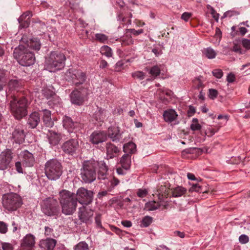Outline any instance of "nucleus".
I'll use <instances>...</instances> for the list:
<instances>
[{
    "instance_id": "a211bd4d",
    "label": "nucleus",
    "mask_w": 250,
    "mask_h": 250,
    "mask_svg": "<svg viewBox=\"0 0 250 250\" xmlns=\"http://www.w3.org/2000/svg\"><path fill=\"white\" fill-rule=\"evenodd\" d=\"M97 168H98L97 171L98 179L99 180H105L107 179L108 175V168L106 165L105 163L103 161L98 162Z\"/></svg>"
},
{
    "instance_id": "864d4df0",
    "label": "nucleus",
    "mask_w": 250,
    "mask_h": 250,
    "mask_svg": "<svg viewBox=\"0 0 250 250\" xmlns=\"http://www.w3.org/2000/svg\"><path fill=\"white\" fill-rule=\"evenodd\" d=\"M239 241L240 243L245 244L249 241V238L247 235L242 234L239 237Z\"/></svg>"
},
{
    "instance_id": "a18cd8bd",
    "label": "nucleus",
    "mask_w": 250,
    "mask_h": 250,
    "mask_svg": "<svg viewBox=\"0 0 250 250\" xmlns=\"http://www.w3.org/2000/svg\"><path fill=\"white\" fill-rule=\"evenodd\" d=\"M159 204L155 202H150L147 204V208L149 210H154L159 208Z\"/></svg>"
},
{
    "instance_id": "6e6552de",
    "label": "nucleus",
    "mask_w": 250,
    "mask_h": 250,
    "mask_svg": "<svg viewBox=\"0 0 250 250\" xmlns=\"http://www.w3.org/2000/svg\"><path fill=\"white\" fill-rule=\"evenodd\" d=\"M22 204L21 197L17 194L10 193L5 194L2 198L3 207L8 211H15Z\"/></svg>"
},
{
    "instance_id": "393cba45",
    "label": "nucleus",
    "mask_w": 250,
    "mask_h": 250,
    "mask_svg": "<svg viewBox=\"0 0 250 250\" xmlns=\"http://www.w3.org/2000/svg\"><path fill=\"white\" fill-rule=\"evenodd\" d=\"M21 86V83L19 82V81L16 79H12L9 81L8 83V87L9 88L8 91L7 92V95H10V93H12V91L14 93L12 95H13L14 94L16 95L15 93V91H18V88Z\"/></svg>"
},
{
    "instance_id": "72a5a7b5",
    "label": "nucleus",
    "mask_w": 250,
    "mask_h": 250,
    "mask_svg": "<svg viewBox=\"0 0 250 250\" xmlns=\"http://www.w3.org/2000/svg\"><path fill=\"white\" fill-rule=\"evenodd\" d=\"M105 110L102 108H99L98 111L94 114V118L96 121H102L105 118Z\"/></svg>"
},
{
    "instance_id": "2f4dec72",
    "label": "nucleus",
    "mask_w": 250,
    "mask_h": 250,
    "mask_svg": "<svg viewBox=\"0 0 250 250\" xmlns=\"http://www.w3.org/2000/svg\"><path fill=\"white\" fill-rule=\"evenodd\" d=\"M123 150L126 154L133 153L136 151V145L132 142L125 144L124 145Z\"/></svg>"
},
{
    "instance_id": "ddd939ff",
    "label": "nucleus",
    "mask_w": 250,
    "mask_h": 250,
    "mask_svg": "<svg viewBox=\"0 0 250 250\" xmlns=\"http://www.w3.org/2000/svg\"><path fill=\"white\" fill-rule=\"evenodd\" d=\"M13 158L11 149H6L0 154V170H4L10 167Z\"/></svg>"
},
{
    "instance_id": "79ce46f5",
    "label": "nucleus",
    "mask_w": 250,
    "mask_h": 250,
    "mask_svg": "<svg viewBox=\"0 0 250 250\" xmlns=\"http://www.w3.org/2000/svg\"><path fill=\"white\" fill-rule=\"evenodd\" d=\"M161 72L160 67L157 65H154L151 68L149 71V74L155 78L158 76Z\"/></svg>"
},
{
    "instance_id": "473e14b6",
    "label": "nucleus",
    "mask_w": 250,
    "mask_h": 250,
    "mask_svg": "<svg viewBox=\"0 0 250 250\" xmlns=\"http://www.w3.org/2000/svg\"><path fill=\"white\" fill-rule=\"evenodd\" d=\"M48 105L53 108L60 107L61 106V99L55 95L52 100L48 102Z\"/></svg>"
},
{
    "instance_id": "69168bd1",
    "label": "nucleus",
    "mask_w": 250,
    "mask_h": 250,
    "mask_svg": "<svg viewBox=\"0 0 250 250\" xmlns=\"http://www.w3.org/2000/svg\"><path fill=\"white\" fill-rule=\"evenodd\" d=\"M196 112L195 108L192 105L189 106L188 110V116H192Z\"/></svg>"
},
{
    "instance_id": "ea45409f",
    "label": "nucleus",
    "mask_w": 250,
    "mask_h": 250,
    "mask_svg": "<svg viewBox=\"0 0 250 250\" xmlns=\"http://www.w3.org/2000/svg\"><path fill=\"white\" fill-rule=\"evenodd\" d=\"M88 248V245L86 242L82 241L75 246L74 250H87Z\"/></svg>"
},
{
    "instance_id": "680f3d73",
    "label": "nucleus",
    "mask_w": 250,
    "mask_h": 250,
    "mask_svg": "<svg viewBox=\"0 0 250 250\" xmlns=\"http://www.w3.org/2000/svg\"><path fill=\"white\" fill-rule=\"evenodd\" d=\"M242 44L244 47L247 49H250V40L243 39L242 41Z\"/></svg>"
},
{
    "instance_id": "4be33fe9",
    "label": "nucleus",
    "mask_w": 250,
    "mask_h": 250,
    "mask_svg": "<svg viewBox=\"0 0 250 250\" xmlns=\"http://www.w3.org/2000/svg\"><path fill=\"white\" fill-rule=\"evenodd\" d=\"M40 122V116L38 112H34L31 113L28 119L27 124L29 127L35 128Z\"/></svg>"
},
{
    "instance_id": "774afa93",
    "label": "nucleus",
    "mask_w": 250,
    "mask_h": 250,
    "mask_svg": "<svg viewBox=\"0 0 250 250\" xmlns=\"http://www.w3.org/2000/svg\"><path fill=\"white\" fill-rule=\"evenodd\" d=\"M15 167L17 171L20 173H22V168L21 167V162H17L15 163Z\"/></svg>"
},
{
    "instance_id": "e433bc0d",
    "label": "nucleus",
    "mask_w": 250,
    "mask_h": 250,
    "mask_svg": "<svg viewBox=\"0 0 250 250\" xmlns=\"http://www.w3.org/2000/svg\"><path fill=\"white\" fill-rule=\"evenodd\" d=\"M152 222V218L149 216H145L141 221V226L142 227H147Z\"/></svg>"
},
{
    "instance_id": "bf43d9fd",
    "label": "nucleus",
    "mask_w": 250,
    "mask_h": 250,
    "mask_svg": "<svg viewBox=\"0 0 250 250\" xmlns=\"http://www.w3.org/2000/svg\"><path fill=\"white\" fill-rule=\"evenodd\" d=\"M147 193V191L146 189H139L137 192V195L138 197L143 198L145 197Z\"/></svg>"
},
{
    "instance_id": "5fc2aeb1",
    "label": "nucleus",
    "mask_w": 250,
    "mask_h": 250,
    "mask_svg": "<svg viewBox=\"0 0 250 250\" xmlns=\"http://www.w3.org/2000/svg\"><path fill=\"white\" fill-rule=\"evenodd\" d=\"M218 91L214 89H209V97L211 99H214L216 98L218 95Z\"/></svg>"
},
{
    "instance_id": "0eeeda50",
    "label": "nucleus",
    "mask_w": 250,
    "mask_h": 250,
    "mask_svg": "<svg viewBox=\"0 0 250 250\" xmlns=\"http://www.w3.org/2000/svg\"><path fill=\"white\" fill-rule=\"evenodd\" d=\"M42 212L48 216H58L60 214V208L56 199L47 198L41 203Z\"/></svg>"
},
{
    "instance_id": "49530a36",
    "label": "nucleus",
    "mask_w": 250,
    "mask_h": 250,
    "mask_svg": "<svg viewBox=\"0 0 250 250\" xmlns=\"http://www.w3.org/2000/svg\"><path fill=\"white\" fill-rule=\"evenodd\" d=\"M157 192L159 195L162 194V196H166L167 195V189L165 186H160L157 190Z\"/></svg>"
},
{
    "instance_id": "c756f323",
    "label": "nucleus",
    "mask_w": 250,
    "mask_h": 250,
    "mask_svg": "<svg viewBox=\"0 0 250 250\" xmlns=\"http://www.w3.org/2000/svg\"><path fill=\"white\" fill-rule=\"evenodd\" d=\"M41 44L40 41L37 38H34L27 42L26 47L35 50H39Z\"/></svg>"
},
{
    "instance_id": "9b49d317",
    "label": "nucleus",
    "mask_w": 250,
    "mask_h": 250,
    "mask_svg": "<svg viewBox=\"0 0 250 250\" xmlns=\"http://www.w3.org/2000/svg\"><path fill=\"white\" fill-rule=\"evenodd\" d=\"M80 147L78 139H70L64 142L61 146L62 151L66 155L72 156L77 153Z\"/></svg>"
},
{
    "instance_id": "20e7f679",
    "label": "nucleus",
    "mask_w": 250,
    "mask_h": 250,
    "mask_svg": "<svg viewBox=\"0 0 250 250\" xmlns=\"http://www.w3.org/2000/svg\"><path fill=\"white\" fill-rule=\"evenodd\" d=\"M98 166V161L94 160L85 161L83 162L80 173L83 182L85 184H90L96 180V169Z\"/></svg>"
},
{
    "instance_id": "5701e85b",
    "label": "nucleus",
    "mask_w": 250,
    "mask_h": 250,
    "mask_svg": "<svg viewBox=\"0 0 250 250\" xmlns=\"http://www.w3.org/2000/svg\"><path fill=\"white\" fill-rule=\"evenodd\" d=\"M43 113L42 120L44 125L48 127H52L54 125V122L51 118V111L46 109H42L40 110Z\"/></svg>"
},
{
    "instance_id": "bb28decb",
    "label": "nucleus",
    "mask_w": 250,
    "mask_h": 250,
    "mask_svg": "<svg viewBox=\"0 0 250 250\" xmlns=\"http://www.w3.org/2000/svg\"><path fill=\"white\" fill-rule=\"evenodd\" d=\"M163 117L166 122L171 123L176 120L177 114L174 110L169 109L164 111Z\"/></svg>"
},
{
    "instance_id": "de8ad7c7",
    "label": "nucleus",
    "mask_w": 250,
    "mask_h": 250,
    "mask_svg": "<svg viewBox=\"0 0 250 250\" xmlns=\"http://www.w3.org/2000/svg\"><path fill=\"white\" fill-rule=\"evenodd\" d=\"M213 75L217 79H221L223 75V72L220 69H216L212 71Z\"/></svg>"
},
{
    "instance_id": "f704fd0d",
    "label": "nucleus",
    "mask_w": 250,
    "mask_h": 250,
    "mask_svg": "<svg viewBox=\"0 0 250 250\" xmlns=\"http://www.w3.org/2000/svg\"><path fill=\"white\" fill-rule=\"evenodd\" d=\"M100 52L103 55L107 57H111L113 55L112 49L107 45H104L101 48Z\"/></svg>"
},
{
    "instance_id": "f3484780",
    "label": "nucleus",
    "mask_w": 250,
    "mask_h": 250,
    "mask_svg": "<svg viewBox=\"0 0 250 250\" xmlns=\"http://www.w3.org/2000/svg\"><path fill=\"white\" fill-rule=\"evenodd\" d=\"M106 134L114 142H118L122 138V133L120 132V128L118 126L109 127Z\"/></svg>"
},
{
    "instance_id": "4d7b16f0",
    "label": "nucleus",
    "mask_w": 250,
    "mask_h": 250,
    "mask_svg": "<svg viewBox=\"0 0 250 250\" xmlns=\"http://www.w3.org/2000/svg\"><path fill=\"white\" fill-rule=\"evenodd\" d=\"M236 80V77L235 75L230 72L228 74L227 77V81L229 83H232L234 82Z\"/></svg>"
},
{
    "instance_id": "dca6fc26",
    "label": "nucleus",
    "mask_w": 250,
    "mask_h": 250,
    "mask_svg": "<svg viewBox=\"0 0 250 250\" xmlns=\"http://www.w3.org/2000/svg\"><path fill=\"white\" fill-rule=\"evenodd\" d=\"M107 139V134L104 131H95L90 136V142L95 145L105 141Z\"/></svg>"
},
{
    "instance_id": "6e6d98bb",
    "label": "nucleus",
    "mask_w": 250,
    "mask_h": 250,
    "mask_svg": "<svg viewBox=\"0 0 250 250\" xmlns=\"http://www.w3.org/2000/svg\"><path fill=\"white\" fill-rule=\"evenodd\" d=\"M1 245L3 250H13L12 245L9 243L2 242Z\"/></svg>"
},
{
    "instance_id": "09e8293b",
    "label": "nucleus",
    "mask_w": 250,
    "mask_h": 250,
    "mask_svg": "<svg viewBox=\"0 0 250 250\" xmlns=\"http://www.w3.org/2000/svg\"><path fill=\"white\" fill-rule=\"evenodd\" d=\"M8 230V225L2 221H0V233H6Z\"/></svg>"
},
{
    "instance_id": "e2e57ef3",
    "label": "nucleus",
    "mask_w": 250,
    "mask_h": 250,
    "mask_svg": "<svg viewBox=\"0 0 250 250\" xmlns=\"http://www.w3.org/2000/svg\"><path fill=\"white\" fill-rule=\"evenodd\" d=\"M95 223L99 228H102L101 215L100 214H97L95 217Z\"/></svg>"
},
{
    "instance_id": "8fccbe9b",
    "label": "nucleus",
    "mask_w": 250,
    "mask_h": 250,
    "mask_svg": "<svg viewBox=\"0 0 250 250\" xmlns=\"http://www.w3.org/2000/svg\"><path fill=\"white\" fill-rule=\"evenodd\" d=\"M32 16V15L30 11H27L20 17L18 19V21H21L22 20H24L25 19H29V20H30V18Z\"/></svg>"
},
{
    "instance_id": "603ef678",
    "label": "nucleus",
    "mask_w": 250,
    "mask_h": 250,
    "mask_svg": "<svg viewBox=\"0 0 250 250\" xmlns=\"http://www.w3.org/2000/svg\"><path fill=\"white\" fill-rule=\"evenodd\" d=\"M204 148L193 147L190 148L188 150V152L190 153H193L195 152L198 154H201L203 152H204Z\"/></svg>"
},
{
    "instance_id": "0e129e2a",
    "label": "nucleus",
    "mask_w": 250,
    "mask_h": 250,
    "mask_svg": "<svg viewBox=\"0 0 250 250\" xmlns=\"http://www.w3.org/2000/svg\"><path fill=\"white\" fill-rule=\"evenodd\" d=\"M191 13L188 12H185L182 15L181 19L184 20L185 21H187L191 17Z\"/></svg>"
},
{
    "instance_id": "f8f14e48",
    "label": "nucleus",
    "mask_w": 250,
    "mask_h": 250,
    "mask_svg": "<svg viewBox=\"0 0 250 250\" xmlns=\"http://www.w3.org/2000/svg\"><path fill=\"white\" fill-rule=\"evenodd\" d=\"M82 92L79 91L77 89L74 90L70 94L71 102L74 104L81 105L83 104L84 100V97L87 95V87L85 85L83 89L80 88Z\"/></svg>"
},
{
    "instance_id": "58836bf2",
    "label": "nucleus",
    "mask_w": 250,
    "mask_h": 250,
    "mask_svg": "<svg viewBox=\"0 0 250 250\" xmlns=\"http://www.w3.org/2000/svg\"><path fill=\"white\" fill-rule=\"evenodd\" d=\"M42 94L47 99L53 98L56 95L55 93L47 88H44L42 90Z\"/></svg>"
},
{
    "instance_id": "338daca9",
    "label": "nucleus",
    "mask_w": 250,
    "mask_h": 250,
    "mask_svg": "<svg viewBox=\"0 0 250 250\" xmlns=\"http://www.w3.org/2000/svg\"><path fill=\"white\" fill-rule=\"evenodd\" d=\"M190 128L193 131L199 130L201 128V125L199 124H192L190 125Z\"/></svg>"
},
{
    "instance_id": "a878e982",
    "label": "nucleus",
    "mask_w": 250,
    "mask_h": 250,
    "mask_svg": "<svg viewBox=\"0 0 250 250\" xmlns=\"http://www.w3.org/2000/svg\"><path fill=\"white\" fill-rule=\"evenodd\" d=\"M35 237L31 234H27L23 239L21 246L23 248H32L35 243Z\"/></svg>"
},
{
    "instance_id": "1a4fd4ad",
    "label": "nucleus",
    "mask_w": 250,
    "mask_h": 250,
    "mask_svg": "<svg viewBox=\"0 0 250 250\" xmlns=\"http://www.w3.org/2000/svg\"><path fill=\"white\" fill-rule=\"evenodd\" d=\"M68 78L70 79L76 87H80L86 81V76L81 70L69 69L65 73Z\"/></svg>"
},
{
    "instance_id": "7c9ffc66",
    "label": "nucleus",
    "mask_w": 250,
    "mask_h": 250,
    "mask_svg": "<svg viewBox=\"0 0 250 250\" xmlns=\"http://www.w3.org/2000/svg\"><path fill=\"white\" fill-rule=\"evenodd\" d=\"M172 196L174 197H179L184 195L187 189L183 187L178 186L171 189Z\"/></svg>"
},
{
    "instance_id": "4c0bfd02",
    "label": "nucleus",
    "mask_w": 250,
    "mask_h": 250,
    "mask_svg": "<svg viewBox=\"0 0 250 250\" xmlns=\"http://www.w3.org/2000/svg\"><path fill=\"white\" fill-rule=\"evenodd\" d=\"M6 72L3 70L0 69V91L2 89L3 86L7 82L5 77Z\"/></svg>"
},
{
    "instance_id": "f257e3e1",
    "label": "nucleus",
    "mask_w": 250,
    "mask_h": 250,
    "mask_svg": "<svg viewBox=\"0 0 250 250\" xmlns=\"http://www.w3.org/2000/svg\"><path fill=\"white\" fill-rule=\"evenodd\" d=\"M59 201L62 207V212L65 215H71L76 210L78 199L75 194L67 190L59 192Z\"/></svg>"
},
{
    "instance_id": "4468645a",
    "label": "nucleus",
    "mask_w": 250,
    "mask_h": 250,
    "mask_svg": "<svg viewBox=\"0 0 250 250\" xmlns=\"http://www.w3.org/2000/svg\"><path fill=\"white\" fill-rule=\"evenodd\" d=\"M93 216V210L88 209L84 207H81L79 208L78 216L82 222L87 224H91L92 222Z\"/></svg>"
},
{
    "instance_id": "c03bdc74",
    "label": "nucleus",
    "mask_w": 250,
    "mask_h": 250,
    "mask_svg": "<svg viewBox=\"0 0 250 250\" xmlns=\"http://www.w3.org/2000/svg\"><path fill=\"white\" fill-rule=\"evenodd\" d=\"M132 76L134 78L142 80L145 79V74L142 71H136L132 74Z\"/></svg>"
},
{
    "instance_id": "a19ab883",
    "label": "nucleus",
    "mask_w": 250,
    "mask_h": 250,
    "mask_svg": "<svg viewBox=\"0 0 250 250\" xmlns=\"http://www.w3.org/2000/svg\"><path fill=\"white\" fill-rule=\"evenodd\" d=\"M95 40L101 43H105L108 40V37L105 34L97 33L95 35Z\"/></svg>"
},
{
    "instance_id": "423d86ee",
    "label": "nucleus",
    "mask_w": 250,
    "mask_h": 250,
    "mask_svg": "<svg viewBox=\"0 0 250 250\" xmlns=\"http://www.w3.org/2000/svg\"><path fill=\"white\" fill-rule=\"evenodd\" d=\"M45 174L50 180H56L62 173L61 163L56 159H50L46 162L44 167Z\"/></svg>"
},
{
    "instance_id": "aec40b11",
    "label": "nucleus",
    "mask_w": 250,
    "mask_h": 250,
    "mask_svg": "<svg viewBox=\"0 0 250 250\" xmlns=\"http://www.w3.org/2000/svg\"><path fill=\"white\" fill-rule=\"evenodd\" d=\"M22 157V162L25 167H32L34 164V158L33 154L27 150L22 151L21 154Z\"/></svg>"
},
{
    "instance_id": "cd10ccee",
    "label": "nucleus",
    "mask_w": 250,
    "mask_h": 250,
    "mask_svg": "<svg viewBox=\"0 0 250 250\" xmlns=\"http://www.w3.org/2000/svg\"><path fill=\"white\" fill-rule=\"evenodd\" d=\"M131 162V155L129 154H124L121 158V165L125 170H128L130 168Z\"/></svg>"
},
{
    "instance_id": "13d9d810",
    "label": "nucleus",
    "mask_w": 250,
    "mask_h": 250,
    "mask_svg": "<svg viewBox=\"0 0 250 250\" xmlns=\"http://www.w3.org/2000/svg\"><path fill=\"white\" fill-rule=\"evenodd\" d=\"M210 14L212 15L213 18L216 21H218L219 17V14L216 13V11L213 7H211L210 8Z\"/></svg>"
},
{
    "instance_id": "412c9836",
    "label": "nucleus",
    "mask_w": 250,
    "mask_h": 250,
    "mask_svg": "<svg viewBox=\"0 0 250 250\" xmlns=\"http://www.w3.org/2000/svg\"><path fill=\"white\" fill-rule=\"evenodd\" d=\"M106 156L109 159H112L118 155L119 148L111 142H108L105 146Z\"/></svg>"
},
{
    "instance_id": "b1692460",
    "label": "nucleus",
    "mask_w": 250,
    "mask_h": 250,
    "mask_svg": "<svg viewBox=\"0 0 250 250\" xmlns=\"http://www.w3.org/2000/svg\"><path fill=\"white\" fill-rule=\"evenodd\" d=\"M49 143L53 146L57 145L62 139L61 134L52 130H49L47 135Z\"/></svg>"
},
{
    "instance_id": "37998d69",
    "label": "nucleus",
    "mask_w": 250,
    "mask_h": 250,
    "mask_svg": "<svg viewBox=\"0 0 250 250\" xmlns=\"http://www.w3.org/2000/svg\"><path fill=\"white\" fill-rule=\"evenodd\" d=\"M189 191H196L198 192H206V191L203 190L202 186L200 185L199 184H193L192 186L190 188Z\"/></svg>"
},
{
    "instance_id": "f03ea898",
    "label": "nucleus",
    "mask_w": 250,
    "mask_h": 250,
    "mask_svg": "<svg viewBox=\"0 0 250 250\" xmlns=\"http://www.w3.org/2000/svg\"><path fill=\"white\" fill-rule=\"evenodd\" d=\"M28 102L24 96L18 98L15 94L11 95L9 106L13 115L20 120L27 114Z\"/></svg>"
},
{
    "instance_id": "c85d7f7f",
    "label": "nucleus",
    "mask_w": 250,
    "mask_h": 250,
    "mask_svg": "<svg viewBox=\"0 0 250 250\" xmlns=\"http://www.w3.org/2000/svg\"><path fill=\"white\" fill-rule=\"evenodd\" d=\"M78 123L74 122L68 116H64L63 119V126L68 129H74L78 125Z\"/></svg>"
},
{
    "instance_id": "39448f33",
    "label": "nucleus",
    "mask_w": 250,
    "mask_h": 250,
    "mask_svg": "<svg viewBox=\"0 0 250 250\" xmlns=\"http://www.w3.org/2000/svg\"><path fill=\"white\" fill-rule=\"evenodd\" d=\"M65 60V56L63 53L51 52L45 59V68L49 72L61 70L64 67Z\"/></svg>"
},
{
    "instance_id": "7ed1b4c3",
    "label": "nucleus",
    "mask_w": 250,
    "mask_h": 250,
    "mask_svg": "<svg viewBox=\"0 0 250 250\" xmlns=\"http://www.w3.org/2000/svg\"><path fill=\"white\" fill-rule=\"evenodd\" d=\"M13 56L20 64L24 66H30L35 61L34 54L23 45H19L15 48Z\"/></svg>"
},
{
    "instance_id": "2eb2a0df",
    "label": "nucleus",
    "mask_w": 250,
    "mask_h": 250,
    "mask_svg": "<svg viewBox=\"0 0 250 250\" xmlns=\"http://www.w3.org/2000/svg\"><path fill=\"white\" fill-rule=\"evenodd\" d=\"M25 137V132L21 125H17L12 134V139L17 144H22Z\"/></svg>"
},
{
    "instance_id": "052dcab7",
    "label": "nucleus",
    "mask_w": 250,
    "mask_h": 250,
    "mask_svg": "<svg viewBox=\"0 0 250 250\" xmlns=\"http://www.w3.org/2000/svg\"><path fill=\"white\" fill-rule=\"evenodd\" d=\"M44 229H45L44 234L46 236H51L53 235V229H52L49 227H45Z\"/></svg>"
},
{
    "instance_id": "6ab92c4d",
    "label": "nucleus",
    "mask_w": 250,
    "mask_h": 250,
    "mask_svg": "<svg viewBox=\"0 0 250 250\" xmlns=\"http://www.w3.org/2000/svg\"><path fill=\"white\" fill-rule=\"evenodd\" d=\"M57 241L53 238H46L40 241L39 247L41 250H53Z\"/></svg>"
},
{
    "instance_id": "3c124183",
    "label": "nucleus",
    "mask_w": 250,
    "mask_h": 250,
    "mask_svg": "<svg viewBox=\"0 0 250 250\" xmlns=\"http://www.w3.org/2000/svg\"><path fill=\"white\" fill-rule=\"evenodd\" d=\"M20 23V28H27L30 24V20L29 19H25L24 20L18 21Z\"/></svg>"
},
{
    "instance_id": "9d476101",
    "label": "nucleus",
    "mask_w": 250,
    "mask_h": 250,
    "mask_svg": "<svg viewBox=\"0 0 250 250\" xmlns=\"http://www.w3.org/2000/svg\"><path fill=\"white\" fill-rule=\"evenodd\" d=\"M94 192L84 188H80L77 191L78 201L84 205L90 204L93 200Z\"/></svg>"
},
{
    "instance_id": "c9c22d12",
    "label": "nucleus",
    "mask_w": 250,
    "mask_h": 250,
    "mask_svg": "<svg viewBox=\"0 0 250 250\" xmlns=\"http://www.w3.org/2000/svg\"><path fill=\"white\" fill-rule=\"evenodd\" d=\"M204 54L209 59H212L214 58L216 56V53L211 48H207L204 51Z\"/></svg>"
}]
</instances>
